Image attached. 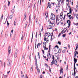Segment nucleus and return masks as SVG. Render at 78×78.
<instances>
[{
  "instance_id": "obj_1",
  "label": "nucleus",
  "mask_w": 78,
  "mask_h": 78,
  "mask_svg": "<svg viewBox=\"0 0 78 78\" xmlns=\"http://www.w3.org/2000/svg\"><path fill=\"white\" fill-rule=\"evenodd\" d=\"M67 23H68V28H69V27H70V24L71 23V21H70V20H67Z\"/></svg>"
},
{
  "instance_id": "obj_2",
  "label": "nucleus",
  "mask_w": 78,
  "mask_h": 78,
  "mask_svg": "<svg viewBox=\"0 0 78 78\" xmlns=\"http://www.w3.org/2000/svg\"><path fill=\"white\" fill-rule=\"evenodd\" d=\"M8 66L11 67V60H8Z\"/></svg>"
},
{
  "instance_id": "obj_3",
  "label": "nucleus",
  "mask_w": 78,
  "mask_h": 78,
  "mask_svg": "<svg viewBox=\"0 0 78 78\" xmlns=\"http://www.w3.org/2000/svg\"><path fill=\"white\" fill-rule=\"evenodd\" d=\"M52 34V33H50L49 32H48V33H45V34H46V36L48 35V37H49V36H51V35ZM46 34H47V35H46Z\"/></svg>"
},
{
  "instance_id": "obj_4",
  "label": "nucleus",
  "mask_w": 78,
  "mask_h": 78,
  "mask_svg": "<svg viewBox=\"0 0 78 78\" xmlns=\"http://www.w3.org/2000/svg\"><path fill=\"white\" fill-rule=\"evenodd\" d=\"M74 76L75 77V75L76 74V72H75V69H76V67H75V65H74Z\"/></svg>"
},
{
  "instance_id": "obj_5",
  "label": "nucleus",
  "mask_w": 78,
  "mask_h": 78,
  "mask_svg": "<svg viewBox=\"0 0 78 78\" xmlns=\"http://www.w3.org/2000/svg\"><path fill=\"white\" fill-rule=\"evenodd\" d=\"M50 49H49V50L48 51V55H47V56H49H49H50V57H51V56H50Z\"/></svg>"
},
{
  "instance_id": "obj_6",
  "label": "nucleus",
  "mask_w": 78,
  "mask_h": 78,
  "mask_svg": "<svg viewBox=\"0 0 78 78\" xmlns=\"http://www.w3.org/2000/svg\"><path fill=\"white\" fill-rule=\"evenodd\" d=\"M56 20L57 22V21H59V16L57 15L56 16Z\"/></svg>"
},
{
  "instance_id": "obj_7",
  "label": "nucleus",
  "mask_w": 78,
  "mask_h": 78,
  "mask_svg": "<svg viewBox=\"0 0 78 78\" xmlns=\"http://www.w3.org/2000/svg\"><path fill=\"white\" fill-rule=\"evenodd\" d=\"M69 13H70L71 14H72V11L73 10L72 9H71L70 6H69Z\"/></svg>"
},
{
  "instance_id": "obj_8",
  "label": "nucleus",
  "mask_w": 78,
  "mask_h": 78,
  "mask_svg": "<svg viewBox=\"0 0 78 78\" xmlns=\"http://www.w3.org/2000/svg\"><path fill=\"white\" fill-rule=\"evenodd\" d=\"M24 19H25L24 20H25L27 19V13L26 12L24 14Z\"/></svg>"
},
{
  "instance_id": "obj_9",
  "label": "nucleus",
  "mask_w": 78,
  "mask_h": 78,
  "mask_svg": "<svg viewBox=\"0 0 78 78\" xmlns=\"http://www.w3.org/2000/svg\"><path fill=\"white\" fill-rule=\"evenodd\" d=\"M74 65L75 66V64H76V62H77V59H76L75 58H74Z\"/></svg>"
},
{
  "instance_id": "obj_10",
  "label": "nucleus",
  "mask_w": 78,
  "mask_h": 78,
  "mask_svg": "<svg viewBox=\"0 0 78 78\" xmlns=\"http://www.w3.org/2000/svg\"><path fill=\"white\" fill-rule=\"evenodd\" d=\"M48 6L50 8H51V4H50V3L48 2Z\"/></svg>"
},
{
  "instance_id": "obj_11",
  "label": "nucleus",
  "mask_w": 78,
  "mask_h": 78,
  "mask_svg": "<svg viewBox=\"0 0 78 78\" xmlns=\"http://www.w3.org/2000/svg\"><path fill=\"white\" fill-rule=\"evenodd\" d=\"M59 18L61 19H62V18H63L62 17V15H61V14H60V16L59 17Z\"/></svg>"
},
{
  "instance_id": "obj_12",
  "label": "nucleus",
  "mask_w": 78,
  "mask_h": 78,
  "mask_svg": "<svg viewBox=\"0 0 78 78\" xmlns=\"http://www.w3.org/2000/svg\"><path fill=\"white\" fill-rule=\"evenodd\" d=\"M62 70H63V69L61 68L60 71V74L62 73H63V71H62Z\"/></svg>"
},
{
  "instance_id": "obj_13",
  "label": "nucleus",
  "mask_w": 78,
  "mask_h": 78,
  "mask_svg": "<svg viewBox=\"0 0 78 78\" xmlns=\"http://www.w3.org/2000/svg\"><path fill=\"white\" fill-rule=\"evenodd\" d=\"M58 6L60 7V6H61V5L60 4V1H58Z\"/></svg>"
},
{
  "instance_id": "obj_14",
  "label": "nucleus",
  "mask_w": 78,
  "mask_h": 78,
  "mask_svg": "<svg viewBox=\"0 0 78 78\" xmlns=\"http://www.w3.org/2000/svg\"><path fill=\"white\" fill-rule=\"evenodd\" d=\"M51 20H55V16L53 17H51Z\"/></svg>"
},
{
  "instance_id": "obj_15",
  "label": "nucleus",
  "mask_w": 78,
  "mask_h": 78,
  "mask_svg": "<svg viewBox=\"0 0 78 78\" xmlns=\"http://www.w3.org/2000/svg\"><path fill=\"white\" fill-rule=\"evenodd\" d=\"M49 27H48V28L49 29H51V28H52V26H51V25H49Z\"/></svg>"
},
{
  "instance_id": "obj_16",
  "label": "nucleus",
  "mask_w": 78,
  "mask_h": 78,
  "mask_svg": "<svg viewBox=\"0 0 78 78\" xmlns=\"http://www.w3.org/2000/svg\"><path fill=\"white\" fill-rule=\"evenodd\" d=\"M54 64L55 65H57V64H58V63H57V61L56 60H55Z\"/></svg>"
},
{
  "instance_id": "obj_17",
  "label": "nucleus",
  "mask_w": 78,
  "mask_h": 78,
  "mask_svg": "<svg viewBox=\"0 0 78 78\" xmlns=\"http://www.w3.org/2000/svg\"><path fill=\"white\" fill-rule=\"evenodd\" d=\"M61 48H59L58 50V52L57 53H61V51H61ZM57 53H56V54H57Z\"/></svg>"
},
{
  "instance_id": "obj_18",
  "label": "nucleus",
  "mask_w": 78,
  "mask_h": 78,
  "mask_svg": "<svg viewBox=\"0 0 78 78\" xmlns=\"http://www.w3.org/2000/svg\"><path fill=\"white\" fill-rule=\"evenodd\" d=\"M14 10L13 9H12L11 12H12V14H14Z\"/></svg>"
},
{
  "instance_id": "obj_19",
  "label": "nucleus",
  "mask_w": 78,
  "mask_h": 78,
  "mask_svg": "<svg viewBox=\"0 0 78 78\" xmlns=\"http://www.w3.org/2000/svg\"><path fill=\"white\" fill-rule=\"evenodd\" d=\"M59 21H56V24L57 25H59V23L60 21L58 22Z\"/></svg>"
},
{
  "instance_id": "obj_20",
  "label": "nucleus",
  "mask_w": 78,
  "mask_h": 78,
  "mask_svg": "<svg viewBox=\"0 0 78 78\" xmlns=\"http://www.w3.org/2000/svg\"><path fill=\"white\" fill-rule=\"evenodd\" d=\"M44 35V41H47V38H46V37Z\"/></svg>"
},
{
  "instance_id": "obj_21",
  "label": "nucleus",
  "mask_w": 78,
  "mask_h": 78,
  "mask_svg": "<svg viewBox=\"0 0 78 78\" xmlns=\"http://www.w3.org/2000/svg\"><path fill=\"white\" fill-rule=\"evenodd\" d=\"M11 50H8V51L9 53V55L11 53Z\"/></svg>"
},
{
  "instance_id": "obj_22",
  "label": "nucleus",
  "mask_w": 78,
  "mask_h": 78,
  "mask_svg": "<svg viewBox=\"0 0 78 78\" xmlns=\"http://www.w3.org/2000/svg\"><path fill=\"white\" fill-rule=\"evenodd\" d=\"M33 33H32V39H31V42H32V41L33 40Z\"/></svg>"
},
{
  "instance_id": "obj_23",
  "label": "nucleus",
  "mask_w": 78,
  "mask_h": 78,
  "mask_svg": "<svg viewBox=\"0 0 78 78\" xmlns=\"http://www.w3.org/2000/svg\"><path fill=\"white\" fill-rule=\"evenodd\" d=\"M17 57V52H15V58Z\"/></svg>"
},
{
  "instance_id": "obj_24",
  "label": "nucleus",
  "mask_w": 78,
  "mask_h": 78,
  "mask_svg": "<svg viewBox=\"0 0 78 78\" xmlns=\"http://www.w3.org/2000/svg\"><path fill=\"white\" fill-rule=\"evenodd\" d=\"M71 19H73V16H71L69 18V20H71Z\"/></svg>"
},
{
  "instance_id": "obj_25",
  "label": "nucleus",
  "mask_w": 78,
  "mask_h": 78,
  "mask_svg": "<svg viewBox=\"0 0 78 78\" xmlns=\"http://www.w3.org/2000/svg\"><path fill=\"white\" fill-rule=\"evenodd\" d=\"M66 34H65L62 36L63 37H66Z\"/></svg>"
},
{
  "instance_id": "obj_26",
  "label": "nucleus",
  "mask_w": 78,
  "mask_h": 78,
  "mask_svg": "<svg viewBox=\"0 0 78 78\" xmlns=\"http://www.w3.org/2000/svg\"><path fill=\"white\" fill-rule=\"evenodd\" d=\"M37 32L36 33V34L35 35L36 38H37Z\"/></svg>"
},
{
  "instance_id": "obj_27",
  "label": "nucleus",
  "mask_w": 78,
  "mask_h": 78,
  "mask_svg": "<svg viewBox=\"0 0 78 78\" xmlns=\"http://www.w3.org/2000/svg\"><path fill=\"white\" fill-rule=\"evenodd\" d=\"M9 18L10 19H12V15H10L9 16Z\"/></svg>"
},
{
  "instance_id": "obj_28",
  "label": "nucleus",
  "mask_w": 78,
  "mask_h": 78,
  "mask_svg": "<svg viewBox=\"0 0 78 78\" xmlns=\"http://www.w3.org/2000/svg\"><path fill=\"white\" fill-rule=\"evenodd\" d=\"M11 49V47H10V46H9L8 48V50H10Z\"/></svg>"
},
{
  "instance_id": "obj_29",
  "label": "nucleus",
  "mask_w": 78,
  "mask_h": 78,
  "mask_svg": "<svg viewBox=\"0 0 78 78\" xmlns=\"http://www.w3.org/2000/svg\"><path fill=\"white\" fill-rule=\"evenodd\" d=\"M57 44H59V45H61V42L58 41Z\"/></svg>"
},
{
  "instance_id": "obj_30",
  "label": "nucleus",
  "mask_w": 78,
  "mask_h": 78,
  "mask_svg": "<svg viewBox=\"0 0 78 78\" xmlns=\"http://www.w3.org/2000/svg\"><path fill=\"white\" fill-rule=\"evenodd\" d=\"M23 36L22 35L21 38V40H23Z\"/></svg>"
},
{
  "instance_id": "obj_31",
  "label": "nucleus",
  "mask_w": 78,
  "mask_h": 78,
  "mask_svg": "<svg viewBox=\"0 0 78 78\" xmlns=\"http://www.w3.org/2000/svg\"><path fill=\"white\" fill-rule=\"evenodd\" d=\"M52 37H53V34H52L51 35V41H52V40L51 39H52Z\"/></svg>"
},
{
  "instance_id": "obj_32",
  "label": "nucleus",
  "mask_w": 78,
  "mask_h": 78,
  "mask_svg": "<svg viewBox=\"0 0 78 78\" xmlns=\"http://www.w3.org/2000/svg\"><path fill=\"white\" fill-rule=\"evenodd\" d=\"M76 48H78V44H76Z\"/></svg>"
},
{
  "instance_id": "obj_33",
  "label": "nucleus",
  "mask_w": 78,
  "mask_h": 78,
  "mask_svg": "<svg viewBox=\"0 0 78 78\" xmlns=\"http://www.w3.org/2000/svg\"><path fill=\"white\" fill-rule=\"evenodd\" d=\"M59 57H57V61H59Z\"/></svg>"
},
{
  "instance_id": "obj_34",
  "label": "nucleus",
  "mask_w": 78,
  "mask_h": 78,
  "mask_svg": "<svg viewBox=\"0 0 78 78\" xmlns=\"http://www.w3.org/2000/svg\"><path fill=\"white\" fill-rule=\"evenodd\" d=\"M69 2H68V3H66V5H67L68 8H69V6H69Z\"/></svg>"
},
{
  "instance_id": "obj_35",
  "label": "nucleus",
  "mask_w": 78,
  "mask_h": 78,
  "mask_svg": "<svg viewBox=\"0 0 78 78\" xmlns=\"http://www.w3.org/2000/svg\"><path fill=\"white\" fill-rule=\"evenodd\" d=\"M1 68H3V64H1Z\"/></svg>"
},
{
  "instance_id": "obj_36",
  "label": "nucleus",
  "mask_w": 78,
  "mask_h": 78,
  "mask_svg": "<svg viewBox=\"0 0 78 78\" xmlns=\"http://www.w3.org/2000/svg\"><path fill=\"white\" fill-rule=\"evenodd\" d=\"M55 47H57V48L58 49V48H59V46H58V45H56L55 46Z\"/></svg>"
},
{
  "instance_id": "obj_37",
  "label": "nucleus",
  "mask_w": 78,
  "mask_h": 78,
  "mask_svg": "<svg viewBox=\"0 0 78 78\" xmlns=\"http://www.w3.org/2000/svg\"><path fill=\"white\" fill-rule=\"evenodd\" d=\"M11 2H9V1H8V6H9V5H10V3Z\"/></svg>"
},
{
  "instance_id": "obj_38",
  "label": "nucleus",
  "mask_w": 78,
  "mask_h": 78,
  "mask_svg": "<svg viewBox=\"0 0 78 78\" xmlns=\"http://www.w3.org/2000/svg\"><path fill=\"white\" fill-rule=\"evenodd\" d=\"M64 29H63L61 31V33L62 34H63V32H64Z\"/></svg>"
},
{
  "instance_id": "obj_39",
  "label": "nucleus",
  "mask_w": 78,
  "mask_h": 78,
  "mask_svg": "<svg viewBox=\"0 0 78 78\" xmlns=\"http://www.w3.org/2000/svg\"><path fill=\"white\" fill-rule=\"evenodd\" d=\"M35 22H36V23H37V19H36Z\"/></svg>"
},
{
  "instance_id": "obj_40",
  "label": "nucleus",
  "mask_w": 78,
  "mask_h": 78,
  "mask_svg": "<svg viewBox=\"0 0 78 78\" xmlns=\"http://www.w3.org/2000/svg\"><path fill=\"white\" fill-rule=\"evenodd\" d=\"M37 71L39 72V73H40V69H37Z\"/></svg>"
},
{
  "instance_id": "obj_41",
  "label": "nucleus",
  "mask_w": 78,
  "mask_h": 78,
  "mask_svg": "<svg viewBox=\"0 0 78 78\" xmlns=\"http://www.w3.org/2000/svg\"><path fill=\"white\" fill-rule=\"evenodd\" d=\"M35 65L36 66H37V61H36H36H35Z\"/></svg>"
},
{
  "instance_id": "obj_42",
  "label": "nucleus",
  "mask_w": 78,
  "mask_h": 78,
  "mask_svg": "<svg viewBox=\"0 0 78 78\" xmlns=\"http://www.w3.org/2000/svg\"><path fill=\"white\" fill-rule=\"evenodd\" d=\"M9 25V23H8V21H7V26H8Z\"/></svg>"
},
{
  "instance_id": "obj_43",
  "label": "nucleus",
  "mask_w": 78,
  "mask_h": 78,
  "mask_svg": "<svg viewBox=\"0 0 78 78\" xmlns=\"http://www.w3.org/2000/svg\"><path fill=\"white\" fill-rule=\"evenodd\" d=\"M52 59H55V57H54V55H52Z\"/></svg>"
},
{
  "instance_id": "obj_44",
  "label": "nucleus",
  "mask_w": 78,
  "mask_h": 78,
  "mask_svg": "<svg viewBox=\"0 0 78 78\" xmlns=\"http://www.w3.org/2000/svg\"><path fill=\"white\" fill-rule=\"evenodd\" d=\"M54 64V62H51V65H53V64Z\"/></svg>"
},
{
  "instance_id": "obj_45",
  "label": "nucleus",
  "mask_w": 78,
  "mask_h": 78,
  "mask_svg": "<svg viewBox=\"0 0 78 78\" xmlns=\"http://www.w3.org/2000/svg\"><path fill=\"white\" fill-rule=\"evenodd\" d=\"M25 58V55H23V56H22V58H23H23Z\"/></svg>"
},
{
  "instance_id": "obj_46",
  "label": "nucleus",
  "mask_w": 78,
  "mask_h": 78,
  "mask_svg": "<svg viewBox=\"0 0 78 78\" xmlns=\"http://www.w3.org/2000/svg\"><path fill=\"white\" fill-rule=\"evenodd\" d=\"M6 65V64L5 63V62H4V67H5V66Z\"/></svg>"
},
{
  "instance_id": "obj_47",
  "label": "nucleus",
  "mask_w": 78,
  "mask_h": 78,
  "mask_svg": "<svg viewBox=\"0 0 78 78\" xmlns=\"http://www.w3.org/2000/svg\"><path fill=\"white\" fill-rule=\"evenodd\" d=\"M31 17V15H30V16H29V21H31V18H30Z\"/></svg>"
},
{
  "instance_id": "obj_48",
  "label": "nucleus",
  "mask_w": 78,
  "mask_h": 78,
  "mask_svg": "<svg viewBox=\"0 0 78 78\" xmlns=\"http://www.w3.org/2000/svg\"><path fill=\"white\" fill-rule=\"evenodd\" d=\"M48 50V48H47V47L44 48V50Z\"/></svg>"
},
{
  "instance_id": "obj_49",
  "label": "nucleus",
  "mask_w": 78,
  "mask_h": 78,
  "mask_svg": "<svg viewBox=\"0 0 78 78\" xmlns=\"http://www.w3.org/2000/svg\"><path fill=\"white\" fill-rule=\"evenodd\" d=\"M65 51H66V50H64L62 51V53H65Z\"/></svg>"
},
{
  "instance_id": "obj_50",
  "label": "nucleus",
  "mask_w": 78,
  "mask_h": 78,
  "mask_svg": "<svg viewBox=\"0 0 78 78\" xmlns=\"http://www.w3.org/2000/svg\"><path fill=\"white\" fill-rule=\"evenodd\" d=\"M51 16H54V17L55 16V14H54L53 13H51Z\"/></svg>"
},
{
  "instance_id": "obj_51",
  "label": "nucleus",
  "mask_w": 78,
  "mask_h": 78,
  "mask_svg": "<svg viewBox=\"0 0 78 78\" xmlns=\"http://www.w3.org/2000/svg\"><path fill=\"white\" fill-rule=\"evenodd\" d=\"M43 44H44V45H46V42H44Z\"/></svg>"
},
{
  "instance_id": "obj_52",
  "label": "nucleus",
  "mask_w": 78,
  "mask_h": 78,
  "mask_svg": "<svg viewBox=\"0 0 78 78\" xmlns=\"http://www.w3.org/2000/svg\"><path fill=\"white\" fill-rule=\"evenodd\" d=\"M43 26H42V29H41V31L42 32L43 31Z\"/></svg>"
},
{
  "instance_id": "obj_53",
  "label": "nucleus",
  "mask_w": 78,
  "mask_h": 78,
  "mask_svg": "<svg viewBox=\"0 0 78 78\" xmlns=\"http://www.w3.org/2000/svg\"><path fill=\"white\" fill-rule=\"evenodd\" d=\"M47 15L46 16V18H47V17H48V13H47Z\"/></svg>"
},
{
  "instance_id": "obj_54",
  "label": "nucleus",
  "mask_w": 78,
  "mask_h": 78,
  "mask_svg": "<svg viewBox=\"0 0 78 78\" xmlns=\"http://www.w3.org/2000/svg\"><path fill=\"white\" fill-rule=\"evenodd\" d=\"M56 13H58V10H56Z\"/></svg>"
},
{
  "instance_id": "obj_55",
  "label": "nucleus",
  "mask_w": 78,
  "mask_h": 78,
  "mask_svg": "<svg viewBox=\"0 0 78 78\" xmlns=\"http://www.w3.org/2000/svg\"><path fill=\"white\" fill-rule=\"evenodd\" d=\"M61 34V33H60L58 35V37H59V36H60Z\"/></svg>"
},
{
  "instance_id": "obj_56",
  "label": "nucleus",
  "mask_w": 78,
  "mask_h": 78,
  "mask_svg": "<svg viewBox=\"0 0 78 78\" xmlns=\"http://www.w3.org/2000/svg\"><path fill=\"white\" fill-rule=\"evenodd\" d=\"M64 3V0H62V1L61 2V3L62 4Z\"/></svg>"
},
{
  "instance_id": "obj_57",
  "label": "nucleus",
  "mask_w": 78,
  "mask_h": 78,
  "mask_svg": "<svg viewBox=\"0 0 78 78\" xmlns=\"http://www.w3.org/2000/svg\"><path fill=\"white\" fill-rule=\"evenodd\" d=\"M45 65L46 66V67H48V65H47V64H46V63H45Z\"/></svg>"
},
{
  "instance_id": "obj_58",
  "label": "nucleus",
  "mask_w": 78,
  "mask_h": 78,
  "mask_svg": "<svg viewBox=\"0 0 78 78\" xmlns=\"http://www.w3.org/2000/svg\"><path fill=\"white\" fill-rule=\"evenodd\" d=\"M7 76L8 75H7L4 76V78H6V77H7Z\"/></svg>"
},
{
  "instance_id": "obj_59",
  "label": "nucleus",
  "mask_w": 78,
  "mask_h": 78,
  "mask_svg": "<svg viewBox=\"0 0 78 78\" xmlns=\"http://www.w3.org/2000/svg\"><path fill=\"white\" fill-rule=\"evenodd\" d=\"M68 17L69 18H70V17H71V15H68Z\"/></svg>"
},
{
  "instance_id": "obj_60",
  "label": "nucleus",
  "mask_w": 78,
  "mask_h": 78,
  "mask_svg": "<svg viewBox=\"0 0 78 78\" xmlns=\"http://www.w3.org/2000/svg\"><path fill=\"white\" fill-rule=\"evenodd\" d=\"M42 51L43 52V54H44V50H42Z\"/></svg>"
},
{
  "instance_id": "obj_61",
  "label": "nucleus",
  "mask_w": 78,
  "mask_h": 78,
  "mask_svg": "<svg viewBox=\"0 0 78 78\" xmlns=\"http://www.w3.org/2000/svg\"><path fill=\"white\" fill-rule=\"evenodd\" d=\"M30 70H31V71H33V66L32 67Z\"/></svg>"
},
{
  "instance_id": "obj_62",
  "label": "nucleus",
  "mask_w": 78,
  "mask_h": 78,
  "mask_svg": "<svg viewBox=\"0 0 78 78\" xmlns=\"http://www.w3.org/2000/svg\"><path fill=\"white\" fill-rule=\"evenodd\" d=\"M40 37H41V32H40Z\"/></svg>"
},
{
  "instance_id": "obj_63",
  "label": "nucleus",
  "mask_w": 78,
  "mask_h": 78,
  "mask_svg": "<svg viewBox=\"0 0 78 78\" xmlns=\"http://www.w3.org/2000/svg\"><path fill=\"white\" fill-rule=\"evenodd\" d=\"M51 68H49V72L51 73Z\"/></svg>"
},
{
  "instance_id": "obj_64",
  "label": "nucleus",
  "mask_w": 78,
  "mask_h": 78,
  "mask_svg": "<svg viewBox=\"0 0 78 78\" xmlns=\"http://www.w3.org/2000/svg\"><path fill=\"white\" fill-rule=\"evenodd\" d=\"M76 18H77V19H78V15L76 16Z\"/></svg>"
}]
</instances>
